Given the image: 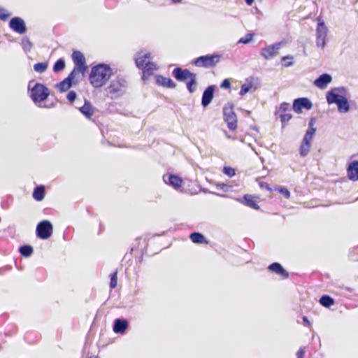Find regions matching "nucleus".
Wrapping results in <instances>:
<instances>
[{"mask_svg":"<svg viewBox=\"0 0 358 358\" xmlns=\"http://www.w3.org/2000/svg\"><path fill=\"white\" fill-rule=\"evenodd\" d=\"M347 89L345 87H334L326 94L327 102L329 105L335 103L338 111L341 113H347L350 111V106L345 96Z\"/></svg>","mask_w":358,"mask_h":358,"instance_id":"obj_1","label":"nucleus"},{"mask_svg":"<svg viewBox=\"0 0 358 358\" xmlns=\"http://www.w3.org/2000/svg\"><path fill=\"white\" fill-rule=\"evenodd\" d=\"M112 74L113 70L109 65L99 64L92 68L89 80L94 87L99 88L107 83Z\"/></svg>","mask_w":358,"mask_h":358,"instance_id":"obj_2","label":"nucleus"},{"mask_svg":"<svg viewBox=\"0 0 358 358\" xmlns=\"http://www.w3.org/2000/svg\"><path fill=\"white\" fill-rule=\"evenodd\" d=\"M32 82H29V90L30 91V97L33 102L41 106L40 103L45 101L50 95V90L43 84L35 83L31 87Z\"/></svg>","mask_w":358,"mask_h":358,"instance_id":"obj_3","label":"nucleus"},{"mask_svg":"<svg viewBox=\"0 0 358 358\" xmlns=\"http://www.w3.org/2000/svg\"><path fill=\"white\" fill-rule=\"evenodd\" d=\"M126 88V80L123 78L117 77L110 81L107 90L111 99H116L124 93Z\"/></svg>","mask_w":358,"mask_h":358,"instance_id":"obj_4","label":"nucleus"},{"mask_svg":"<svg viewBox=\"0 0 358 358\" xmlns=\"http://www.w3.org/2000/svg\"><path fill=\"white\" fill-rule=\"evenodd\" d=\"M220 55L218 54L206 55L194 59L192 64L198 67H214L220 62Z\"/></svg>","mask_w":358,"mask_h":358,"instance_id":"obj_5","label":"nucleus"},{"mask_svg":"<svg viewBox=\"0 0 358 358\" xmlns=\"http://www.w3.org/2000/svg\"><path fill=\"white\" fill-rule=\"evenodd\" d=\"M287 41H281L273 45L266 46L261 49L260 55L266 60L271 59L278 55V50L284 47Z\"/></svg>","mask_w":358,"mask_h":358,"instance_id":"obj_6","label":"nucleus"},{"mask_svg":"<svg viewBox=\"0 0 358 358\" xmlns=\"http://www.w3.org/2000/svg\"><path fill=\"white\" fill-rule=\"evenodd\" d=\"M53 231L52 223L48 220H43L40 222L36 229V234L38 238L45 240L49 238Z\"/></svg>","mask_w":358,"mask_h":358,"instance_id":"obj_7","label":"nucleus"},{"mask_svg":"<svg viewBox=\"0 0 358 358\" xmlns=\"http://www.w3.org/2000/svg\"><path fill=\"white\" fill-rule=\"evenodd\" d=\"M327 27L323 20L317 19V25L316 29V44L317 46L324 48L326 45V37L327 35Z\"/></svg>","mask_w":358,"mask_h":358,"instance_id":"obj_8","label":"nucleus"},{"mask_svg":"<svg viewBox=\"0 0 358 358\" xmlns=\"http://www.w3.org/2000/svg\"><path fill=\"white\" fill-rule=\"evenodd\" d=\"M312 108L313 103L307 97L296 98L292 101V110L298 114L301 113L303 109L309 110Z\"/></svg>","mask_w":358,"mask_h":358,"instance_id":"obj_9","label":"nucleus"},{"mask_svg":"<svg viewBox=\"0 0 358 358\" xmlns=\"http://www.w3.org/2000/svg\"><path fill=\"white\" fill-rule=\"evenodd\" d=\"M223 115L224 121L227 123L229 130L234 131L237 127V118L231 107H224L223 108Z\"/></svg>","mask_w":358,"mask_h":358,"instance_id":"obj_10","label":"nucleus"},{"mask_svg":"<svg viewBox=\"0 0 358 358\" xmlns=\"http://www.w3.org/2000/svg\"><path fill=\"white\" fill-rule=\"evenodd\" d=\"M10 28L19 34H24L27 29L24 20L20 17H14L10 20Z\"/></svg>","mask_w":358,"mask_h":358,"instance_id":"obj_11","label":"nucleus"},{"mask_svg":"<svg viewBox=\"0 0 358 358\" xmlns=\"http://www.w3.org/2000/svg\"><path fill=\"white\" fill-rule=\"evenodd\" d=\"M173 76L179 82H184L192 77L195 73L187 69L175 68L172 71Z\"/></svg>","mask_w":358,"mask_h":358,"instance_id":"obj_12","label":"nucleus"},{"mask_svg":"<svg viewBox=\"0 0 358 358\" xmlns=\"http://www.w3.org/2000/svg\"><path fill=\"white\" fill-rule=\"evenodd\" d=\"M72 59L75 65L78 67L79 71L83 72L86 70V61L83 54L78 50L73 51L72 54Z\"/></svg>","mask_w":358,"mask_h":358,"instance_id":"obj_13","label":"nucleus"},{"mask_svg":"<svg viewBox=\"0 0 358 358\" xmlns=\"http://www.w3.org/2000/svg\"><path fill=\"white\" fill-rule=\"evenodd\" d=\"M316 122L317 118L315 117H311L309 119L308 128L303 136V141L311 143L317 131V128L315 127Z\"/></svg>","mask_w":358,"mask_h":358,"instance_id":"obj_14","label":"nucleus"},{"mask_svg":"<svg viewBox=\"0 0 358 358\" xmlns=\"http://www.w3.org/2000/svg\"><path fill=\"white\" fill-rule=\"evenodd\" d=\"M215 87L214 85H209L203 92L201 98V105L203 107H207L212 101L214 97Z\"/></svg>","mask_w":358,"mask_h":358,"instance_id":"obj_15","label":"nucleus"},{"mask_svg":"<svg viewBox=\"0 0 358 358\" xmlns=\"http://www.w3.org/2000/svg\"><path fill=\"white\" fill-rule=\"evenodd\" d=\"M268 270L272 273L280 275L283 279H287L289 273L278 262H273L268 266Z\"/></svg>","mask_w":358,"mask_h":358,"instance_id":"obj_16","label":"nucleus"},{"mask_svg":"<svg viewBox=\"0 0 358 358\" xmlns=\"http://www.w3.org/2000/svg\"><path fill=\"white\" fill-rule=\"evenodd\" d=\"M347 175L349 180L352 181L358 180V160H353L348 164Z\"/></svg>","mask_w":358,"mask_h":358,"instance_id":"obj_17","label":"nucleus"},{"mask_svg":"<svg viewBox=\"0 0 358 358\" xmlns=\"http://www.w3.org/2000/svg\"><path fill=\"white\" fill-rule=\"evenodd\" d=\"M163 180L165 183L169 184L175 189L180 187L182 182L181 178L174 174L164 175Z\"/></svg>","mask_w":358,"mask_h":358,"instance_id":"obj_18","label":"nucleus"},{"mask_svg":"<svg viewBox=\"0 0 358 358\" xmlns=\"http://www.w3.org/2000/svg\"><path fill=\"white\" fill-rule=\"evenodd\" d=\"M332 80V77L329 73H322L315 80L314 85L320 89H324Z\"/></svg>","mask_w":358,"mask_h":358,"instance_id":"obj_19","label":"nucleus"},{"mask_svg":"<svg viewBox=\"0 0 358 358\" xmlns=\"http://www.w3.org/2000/svg\"><path fill=\"white\" fill-rule=\"evenodd\" d=\"M129 327V323L127 320L117 318L115 320L113 326V330L116 334H124Z\"/></svg>","mask_w":358,"mask_h":358,"instance_id":"obj_20","label":"nucleus"},{"mask_svg":"<svg viewBox=\"0 0 358 358\" xmlns=\"http://www.w3.org/2000/svg\"><path fill=\"white\" fill-rule=\"evenodd\" d=\"M79 111L87 119H91L94 115V108L91 103L85 99L84 105L78 108Z\"/></svg>","mask_w":358,"mask_h":358,"instance_id":"obj_21","label":"nucleus"},{"mask_svg":"<svg viewBox=\"0 0 358 358\" xmlns=\"http://www.w3.org/2000/svg\"><path fill=\"white\" fill-rule=\"evenodd\" d=\"M155 79L157 84L159 85L168 88H175L176 86V83L170 78L157 75L155 76Z\"/></svg>","mask_w":358,"mask_h":358,"instance_id":"obj_22","label":"nucleus"},{"mask_svg":"<svg viewBox=\"0 0 358 358\" xmlns=\"http://www.w3.org/2000/svg\"><path fill=\"white\" fill-rule=\"evenodd\" d=\"M143 80H145L149 76H150L155 70H157V65L150 61H148L145 66L143 68Z\"/></svg>","mask_w":358,"mask_h":358,"instance_id":"obj_23","label":"nucleus"},{"mask_svg":"<svg viewBox=\"0 0 358 358\" xmlns=\"http://www.w3.org/2000/svg\"><path fill=\"white\" fill-rule=\"evenodd\" d=\"M137 54L138 56L135 58V63L136 66L142 70L148 61L147 59L150 58V53L148 52L141 55V52H138Z\"/></svg>","mask_w":358,"mask_h":358,"instance_id":"obj_24","label":"nucleus"},{"mask_svg":"<svg viewBox=\"0 0 358 358\" xmlns=\"http://www.w3.org/2000/svg\"><path fill=\"white\" fill-rule=\"evenodd\" d=\"M45 194V187L43 185H38L34 188L32 196L36 201H41L44 199Z\"/></svg>","mask_w":358,"mask_h":358,"instance_id":"obj_25","label":"nucleus"},{"mask_svg":"<svg viewBox=\"0 0 358 358\" xmlns=\"http://www.w3.org/2000/svg\"><path fill=\"white\" fill-rule=\"evenodd\" d=\"M320 303L324 308H329L335 304V300L328 294H323L319 300Z\"/></svg>","mask_w":358,"mask_h":358,"instance_id":"obj_26","label":"nucleus"},{"mask_svg":"<svg viewBox=\"0 0 358 358\" xmlns=\"http://www.w3.org/2000/svg\"><path fill=\"white\" fill-rule=\"evenodd\" d=\"M189 238L194 243H208L205 236L200 232H193L189 235Z\"/></svg>","mask_w":358,"mask_h":358,"instance_id":"obj_27","label":"nucleus"},{"mask_svg":"<svg viewBox=\"0 0 358 358\" xmlns=\"http://www.w3.org/2000/svg\"><path fill=\"white\" fill-rule=\"evenodd\" d=\"M243 201H242L245 206H248L253 209L258 210L259 209V206L256 203L255 198L249 194H245L243 198Z\"/></svg>","mask_w":358,"mask_h":358,"instance_id":"obj_28","label":"nucleus"},{"mask_svg":"<svg viewBox=\"0 0 358 358\" xmlns=\"http://www.w3.org/2000/svg\"><path fill=\"white\" fill-rule=\"evenodd\" d=\"M73 83L70 81H68L66 78L62 81L57 83L55 87L58 89L60 92H64L69 90L72 87Z\"/></svg>","mask_w":358,"mask_h":358,"instance_id":"obj_29","label":"nucleus"},{"mask_svg":"<svg viewBox=\"0 0 358 358\" xmlns=\"http://www.w3.org/2000/svg\"><path fill=\"white\" fill-rule=\"evenodd\" d=\"M311 147V143L306 142L302 140L301 145L299 147V154L301 157H304L308 154Z\"/></svg>","mask_w":358,"mask_h":358,"instance_id":"obj_30","label":"nucleus"},{"mask_svg":"<svg viewBox=\"0 0 358 358\" xmlns=\"http://www.w3.org/2000/svg\"><path fill=\"white\" fill-rule=\"evenodd\" d=\"M19 252L24 257H29L33 253V248L29 245H23L19 248Z\"/></svg>","mask_w":358,"mask_h":358,"instance_id":"obj_31","label":"nucleus"},{"mask_svg":"<svg viewBox=\"0 0 358 358\" xmlns=\"http://www.w3.org/2000/svg\"><path fill=\"white\" fill-rule=\"evenodd\" d=\"M196 84V74L194 75L189 79L187 80L186 83L187 89L190 93L195 92L196 89L194 87Z\"/></svg>","mask_w":358,"mask_h":358,"instance_id":"obj_32","label":"nucleus"},{"mask_svg":"<svg viewBox=\"0 0 358 358\" xmlns=\"http://www.w3.org/2000/svg\"><path fill=\"white\" fill-rule=\"evenodd\" d=\"M275 116L276 119H278V118L280 119V122H281L282 128H284L287 124L289 121L291 120V114L288 113H282V114L280 113V115H276Z\"/></svg>","mask_w":358,"mask_h":358,"instance_id":"obj_33","label":"nucleus"},{"mask_svg":"<svg viewBox=\"0 0 358 358\" xmlns=\"http://www.w3.org/2000/svg\"><path fill=\"white\" fill-rule=\"evenodd\" d=\"M21 45H22L23 50L25 52H30L33 47L32 43L30 41V40L27 36H24L22 38Z\"/></svg>","mask_w":358,"mask_h":358,"instance_id":"obj_34","label":"nucleus"},{"mask_svg":"<svg viewBox=\"0 0 358 358\" xmlns=\"http://www.w3.org/2000/svg\"><path fill=\"white\" fill-rule=\"evenodd\" d=\"M65 68V61L64 59L60 58L56 61L53 66V71L58 73Z\"/></svg>","mask_w":358,"mask_h":358,"instance_id":"obj_35","label":"nucleus"},{"mask_svg":"<svg viewBox=\"0 0 358 358\" xmlns=\"http://www.w3.org/2000/svg\"><path fill=\"white\" fill-rule=\"evenodd\" d=\"M48 66V63L46 62H38L34 65V70L41 73L47 70Z\"/></svg>","mask_w":358,"mask_h":358,"instance_id":"obj_36","label":"nucleus"},{"mask_svg":"<svg viewBox=\"0 0 358 358\" xmlns=\"http://www.w3.org/2000/svg\"><path fill=\"white\" fill-rule=\"evenodd\" d=\"M289 103H282L280 104L279 108H278L275 112V115H280V113H285L288 110Z\"/></svg>","mask_w":358,"mask_h":358,"instance_id":"obj_37","label":"nucleus"},{"mask_svg":"<svg viewBox=\"0 0 358 358\" xmlns=\"http://www.w3.org/2000/svg\"><path fill=\"white\" fill-rule=\"evenodd\" d=\"M275 191L282 194L285 198L288 199L290 196V192L289 189L284 187H278L275 188Z\"/></svg>","mask_w":358,"mask_h":358,"instance_id":"obj_38","label":"nucleus"},{"mask_svg":"<svg viewBox=\"0 0 358 358\" xmlns=\"http://www.w3.org/2000/svg\"><path fill=\"white\" fill-rule=\"evenodd\" d=\"M110 287L115 288L117 284V271H114L110 274Z\"/></svg>","mask_w":358,"mask_h":358,"instance_id":"obj_39","label":"nucleus"},{"mask_svg":"<svg viewBox=\"0 0 358 358\" xmlns=\"http://www.w3.org/2000/svg\"><path fill=\"white\" fill-rule=\"evenodd\" d=\"M252 38H253V34L248 33L245 36V37L241 38L238 40V43H243V44H248L252 41Z\"/></svg>","mask_w":358,"mask_h":358,"instance_id":"obj_40","label":"nucleus"},{"mask_svg":"<svg viewBox=\"0 0 358 358\" xmlns=\"http://www.w3.org/2000/svg\"><path fill=\"white\" fill-rule=\"evenodd\" d=\"M252 85L251 83H245L242 85L241 90L239 92V94L241 96L245 95L246 93H248L252 88Z\"/></svg>","mask_w":358,"mask_h":358,"instance_id":"obj_41","label":"nucleus"},{"mask_svg":"<svg viewBox=\"0 0 358 358\" xmlns=\"http://www.w3.org/2000/svg\"><path fill=\"white\" fill-rule=\"evenodd\" d=\"M222 172L230 178L234 176L236 174L235 169L230 166H224L223 168Z\"/></svg>","mask_w":358,"mask_h":358,"instance_id":"obj_42","label":"nucleus"},{"mask_svg":"<svg viewBox=\"0 0 358 358\" xmlns=\"http://www.w3.org/2000/svg\"><path fill=\"white\" fill-rule=\"evenodd\" d=\"M10 15V13H8L7 10L0 7V20L6 21L9 17Z\"/></svg>","mask_w":358,"mask_h":358,"instance_id":"obj_43","label":"nucleus"},{"mask_svg":"<svg viewBox=\"0 0 358 358\" xmlns=\"http://www.w3.org/2000/svg\"><path fill=\"white\" fill-rule=\"evenodd\" d=\"M77 94L75 91H69L66 95V99L70 101L73 102L76 99Z\"/></svg>","mask_w":358,"mask_h":358,"instance_id":"obj_44","label":"nucleus"},{"mask_svg":"<svg viewBox=\"0 0 358 358\" xmlns=\"http://www.w3.org/2000/svg\"><path fill=\"white\" fill-rule=\"evenodd\" d=\"M230 87L231 83L229 79H224L220 85V87L224 89H229Z\"/></svg>","mask_w":358,"mask_h":358,"instance_id":"obj_45","label":"nucleus"},{"mask_svg":"<svg viewBox=\"0 0 358 358\" xmlns=\"http://www.w3.org/2000/svg\"><path fill=\"white\" fill-rule=\"evenodd\" d=\"M75 76H76V70L73 69L69 74V76L66 78V79L68 80V81H70L73 83V81L75 78Z\"/></svg>","mask_w":358,"mask_h":358,"instance_id":"obj_46","label":"nucleus"},{"mask_svg":"<svg viewBox=\"0 0 358 358\" xmlns=\"http://www.w3.org/2000/svg\"><path fill=\"white\" fill-rule=\"evenodd\" d=\"M305 355V348H301L296 352V358H303Z\"/></svg>","mask_w":358,"mask_h":358,"instance_id":"obj_47","label":"nucleus"},{"mask_svg":"<svg viewBox=\"0 0 358 358\" xmlns=\"http://www.w3.org/2000/svg\"><path fill=\"white\" fill-rule=\"evenodd\" d=\"M298 55H306V49H305V45L304 44H301L300 45H299V50H298Z\"/></svg>","mask_w":358,"mask_h":358,"instance_id":"obj_48","label":"nucleus"},{"mask_svg":"<svg viewBox=\"0 0 358 358\" xmlns=\"http://www.w3.org/2000/svg\"><path fill=\"white\" fill-rule=\"evenodd\" d=\"M302 320H303V326H305V327H310L311 325V323H310V320H308V317L303 316L302 317Z\"/></svg>","mask_w":358,"mask_h":358,"instance_id":"obj_49","label":"nucleus"},{"mask_svg":"<svg viewBox=\"0 0 358 358\" xmlns=\"http://www.w3.org/2000/svg\"><path fill=\"white\" fill-rule=\"evenodd\" d=\"M259 186L262 188H266L269 192H271V189L269 187L268 185L266 182H260Z\"/></svg>","mask_w":358,"mask_h":358,"instance_id":"obj_50","label":"nucleus"},{"mask_svg":"<svg viewBox=\"0 0 358 358\" xmlns=\"http://www.w3.org/2000/svg\"><path fill=\"white\" fill-rule=\"evenodd\" d=\"M288 59H291V57L289 55L285 56V57H283L282 58V61H286V60H288Z\"/></svg>","mask_w":358,"mask_h":358,"instance_id":"obj_51","label":"nucleus"},{"mask_svg":"<svg viewBox=\"0 0 358 358\" xmlns=\"http://www.w3.org/2000/svg\"><path fill=\"white\" fill-rule=\"evenodd\" d=\"M245 1L248 5L250 6L254 2V0H245Z\"/></svg>","mask_w":358,"mask_h":358,"instance_id":"obj_52","label":"nucleus"},{"mask_svg":"<svg viewBox=\"0 0 358 358\" xmlns=\"http://www.w3.org/2000/svg\"><path fill=\"white\" fill-rule=\"evenodd\" d=\"M182 0H171L173 3H180Z\"/></svg>","mask_w":358,"mask_h":358,"instance_id":"obj_53","label":"nucleus"},{"mask_svg":"<svg viewBox=\"0 0 358 358\" xmlns=\"http://www.w3.org/2000/svg\"><path fill=\"white\" fill-rule=\"evenodd\" d=\"M283 66H287V67L291 66V62H287L283 64Z\"/></svg>","mask_w":358,"mask_h":358,"instance_id":"obj_54","label":"nucleus"},{"mask_svg":"<svg viewBox=\"0 0 358 358\" xmlns=\"http://www.w3.org/2000/svg\"><path fill=\"white\" fill-rule=\"evenodd\" d=\"M345 289L349 291V292H352V289L350 288V287H346Z\"/></svg>","mask_w":358,"mask_h":358,"instance_id":"obj_55","label":"nucleus"},{"mask_svg":"<svg viewBox=\"0 0 358 358\" xmlns=\"http://www.w3.org/2000/svg\"><path fill=\"white\" fill-rule=\"evenodd\" d=\"M96 358H98V357H96Z\"/></svg>","mask_w":358,"mask_h":358,"instance_id":"obj_56","label":"nucleus"}]
</instances>
